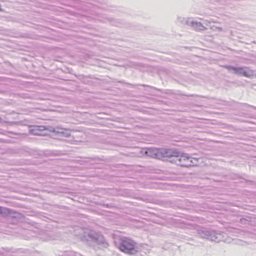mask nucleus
<instances>
[{
	"instance_id": "obj_7",
	"label": "nucleus",
	"mask_w": 256,
	"mask_h": 256,
	"mask_svg": "<svg viewBox=\"0 0 256 256\" xmlns=\"http://www.w3.org/2000/svg\"><path fill=\"white\" fill-rule=\"evenodd\" d=\"M160 159L164 158H172V160L174 159L176 154H178V151L175 149L160 148Z\"/></svg>"
},
{
	"instance_id": "obj_12",
	"label": "nucleus",
	"mask_w": 256,
	"mask_h": 256,
	"mask_svg": "<svg viewBox=\"0 0 256 256\" xmlns=\"http://www.w3.org/2000/svg\"><path fill=\"white\" fill-rule=\"evenodd\" d=\"M66 256H81V255L74 252H68L66 254Z\"/></svg>"
},
{
	"instance_id": "obj_9",
	"label": "nucleus",
	"mask_w": 256,
	"mask_h": 256,
	"mask_svg": "<svg viewBox=\"0 0 256 256\" xmlns=\"http://www.w3.org/2000/svg\"><path fill=\"white\" fill-rule=\"evenodd\" d=\"M228 68L229 70H232L233 73L244 76L245 68L241 67H233L231 66H228Z\"/></svg>"
},
{
	"instance_id": "obj_8",
	"label": "nucleus",
	"mask_w": 256,
	"mask_h": 256,
	"mask_svg": "<svg viewBox=\"0 0 256 256\" xmlns=\"http://www.w3.org/2000/svg\"><path fill=\"white\" fill-rule=\"evenodd\" d=\"M44 126H34L30 130V132L34 135H42V131L46 130Z\"/></svg>"
},
{
	"instance_id": "obj_4",
	"label": "nucleus",
	"mask_w": 256,
	"mask_h": 256,
	"mask_svg": "<svg viewBox=\"0 0 256 256\" xmlns=\"http://www.w3.org/2000/svg\"><path fill=\"white\" fill-rule=\"evenodd\" d=\"M198 234L202 238H205L216 242L226 240L222 234L218 233L215 231L206 228L200 230H198Z\"/></svg>"
},
{
	"instance_id": "obj_13",
	"label": "nucleus",
	"mask_w": 256,
	"mask_h": 256,
	"mask_svg": "<svg viewBox=\"0 0 256 256\" xmlns=\"http://www.w3.org/2000/svg\"><path fill=\"white\" fill-rule=\"evenodd\" d=\"M210 29L212 30L213 31H222V28H220V27H217V26H212L210 27Z\"/></svg>"
},
{
	"instance_id": "obj_11",
	"label": "nucleus",
	"mask_w": 256,
	"mask_h": 256,
	"mask_svg": "<svg viewBox=\"0 0 256 256\" xmlns=\"http://www.w3.org/2000/svg\"><path fill=\"white\" fill-rule=\"evenodd\" d=\"M50 130L51 132H56V133L60 134H62V136H65L66 137H68L69 136V134L64 132L62 131L60 132V131H58V130H56L55 129H54V128H51Z\"/></svg>"
},
{
	"instance_id": "obj_10",
	"label": "nucleus",
	"mask_w": 256,
	"mask_h": 256,
	"mask_svg": "<svg viewBox=\"0 0 256 256\" xmlns=\"http://www.w3.org/2000/svg\"><path fill=\"white\" fill-rule=\"evenodd\" d=\"M244 76L250 78H252L254 76V72L248 68H245Z\"/></svg>"
},
{
	"instance_id": "obj_2",
	"label": "nucleus",
	"mask_w": 256,
	"mask_h": 256,
	"mask_svg": "<svg viewBox=\"0 0 256 256\" xmlns=\"http://www.w3.org/2000/svg\"><path fill=\"white\" fill-rule=\"evenodd\" d=\"M200 160V158L190 156L186 154L181 153L178 151V154H176L174 159L171 160L170 162L178 166L188 168L198 166L199 161Z\"/></svg>"
},
{
	"instance_id": "obj_3",
	"label": "nucleus",
	"mask_w": 256,
	"mask_h": 256,
	"mask_svg": "<svg viewBox=\"0 0 256 256\" xmlns=\"http://www.w3.org/2000/svg\"><path fill=\"white\" fill-rule=\"evenodd\" d=\"M118 247L122 252L128 254H133L138 251L137 244L133 240L128 238H121Z\"/></svg>"
},
{
	"instance_id": "obj_16",
	"label": "nucleus",
	"mask_w": 256,
	"mask_h": 256,
	"mask_svg": "<svg viewBox=\"0 0 256 256\" xmlns=\"http://www.w3.org/2000/svg\"><path fill=\"white\" fill-rule=\"evenodd\" d=\"M256 44V42H255Z\"/></svg>"
},
{
	"instance_id": "obj_6",
	"label": "nucleus",
	"mask_w": 256,
	"mask_h": 256,
	"mask_svg": "<svg viewBox=\"0 0 256 256\" xmlns=\"http://www.w3.org/2000/svg\"><path fill=\"white\" fill-rule=\"evenodd\" d=\"M160 148H144L141 150L140 152L142 156L160 159Z\"/></svg>"
},
{
	"instance_id": "obj_14",
	"label": "nucleus",
	"mask_w": 256,
	"mask_h": 256,
	"mask_svg": "<svg viewBox=\"0 0 256 256\" xmlns=\"http://www.w3.org/2000/svg\"><path fill=\"white\" fill-rule=\"evenodd\" d=\"M204 24L206 26H208L209 24L212 23V22H216L212 20H204Z\"/></svg>"
},
{
	"instance_id": "obj_5",
	"label": "nucleus",
	"mask_w": 256,
	"mask_h": 256,
	"mask_svg": "<svg viewBox=\"0 0 256 256\" xmlns=\"http://www.w3.org/2000/svg\"><path fill=\"white\" fill-rule=\"evenodd\" d=\"M178 20L182 23L186 24L196 30L204 31L207 30V28L200 22L194 20L190 18L185 20L184 18H178Z\"/></svg>"
},
{
	"instance_id": "obj_1",
	"label": "nucleus",
	"mask_w": 256,
	"mask_h": 256,
	"mask_svg": "<svg viewBox=\"0 0 256 256\" xmlns=\"http://www.w3.org/2000/svg\"><path fill=\"white\" fill-rule=\"evenodd\" d=\"M82 232L78 235L80 238L87 242H93L102 247L106 248L108 244L104 236L93 230H80Z\"/></svg>"
},
{
	"instance_id": "obj_15",
	"label": "nucleus",
	"mask_w": 256,
	"mask_h": 256,
	"mask_svg": "<svg viewBox=\"0 0 256 256\" xmlns=\"http://www.w3.org/2000/svg\"><path fill=\"white\" fill-rule=\"evenodd\" d=\"M2 212V208L0 207V212Z\"/></svg>"
}]
</instances>
